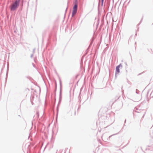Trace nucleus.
Here are the masks:
<instances>
[{"instance_id": "obj_2", "label": "nucleus", "mask_w": 153, "mask_h": 153, "mask_svg": "<svg viewBox=\"0 0 153 153\" xmlns=\"http://www.w3.org/2000/svg\"><path fill=\"white\" fill-rule=\"evenodd\" d=\"M77 10V4H75L73 8L72 13V16H74L76 13Z\"/></svg>"}, {"instance_id": "obj_1", "label": "nucleus", "mask_w": 153, "mask_h": 153, "mask_svg": "<svg viewBox=\"0 0 153 153\" xmlns=\"http://www.w3.org/2000/svg\"><path fill=\"white\" fill-rule=\"evenodd\" d=\"M19 0H16L12 4L11 7V10H14L17 9L19 6Z\"/></svg>"}, {"instance_id": "obj_4", "label": "nucleus", "mask_w": 153, "mask_h": 153, "mask_svg": "<svg viewBox=\"0 0 153 153\" xmlns=\"http://www.w3.org/2000/svg\"><path fill=\"white\" fill-rule=\"evenodd\" d=\"M102 2H103V0H102Z\"/></svg>"}, {"instance_id": "obj_3", "label": "nucleus", "mask_w": 153, "mask_h": 153, "mask_svg": "<svg viewBox=\"0 0 153 153\" xmlns=\"http://www.w3.org/2000/svg\"><path fill=\"white\" fill-rule=\"evenodd\" d=\"M122 66L121 65H119L118 66H117L116 68V72L118 73L120 72L119 68H122Z\"/></svg>"}]
</instances>
